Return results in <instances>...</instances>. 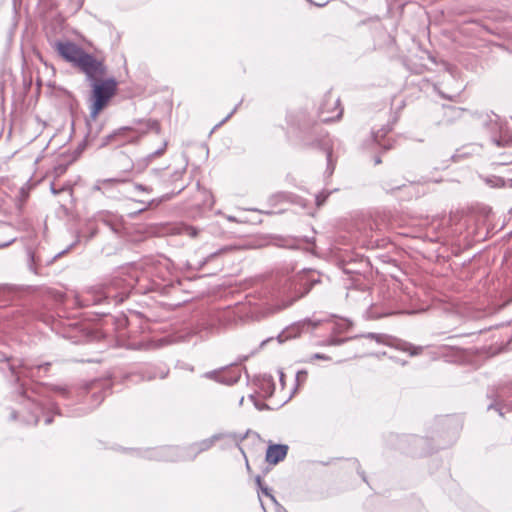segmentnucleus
Returning <instances> with one entry per match:
<instances>
[{
    "instance_id": "obj_1",
    "label": "nucleus",
    "mask_w": 512,
    "mask_h": 512,
    "mask_svg": "<svg viewBox=\"0 0 512 512\" xmlns=\"http://www.w3.org/2000/svg\"><path fill=\"white\" fill-rule=\"evenodd\" d=\"M227 436V434L223 433L214 434L209 438L192 444L186 450L173 446L161 447L153 452L154 458L166 461L194 459L199 453L209 450L217 441Z\"/></svg>"
},
{
    "instance_id": "obj_2",
    "label": "nucleus",
    "mask_w": 512,
    "mask_h": 512,
    "mask_svg": "<svg viewBox=\"0 0 512 512\" xmlns=\"http://www.w3.org/2000/svg\"><path fill=\"white\" fill-rule=\"evenodd\" d=\"M92 87L90 118L96 120L99 113L106 107L110 99L115 95L117 82L114 78L98 79L90 83Z\"/></svg>"
},
{
    "instance_id": "obj_3",
    "label": "nucleus",
    "mask_w": 512,
    "mask_h": 512,
    "mask_svg": "<svg viewBox=\"0 0 512 512\" xmlns=\"http://www.w3.org/2000/svg\"><path fill=\"white\" fill-rule=\"evenodd\" d=\"M152 129L157 131L159 130L157 122L148 121L145 124V128H134L127 126L118 128L102 138L100 147H105L107 145H115L120 147L126 144L136 143L145 133H147V131Z\"/></svg>"
},
{
    "instance_id": "obj_4",
    "label": "nucleus",
    "mask_w": 512,
    "mask_h": 512,
    "mask_svg": "<svg viewBox=\"0 0 512 512\" xmlns=\"http://www.w3.org/2000/svg\"><path fill=\"white\" fill-rule=\"evenodd\" d=\"M316 282L317 280L313 278L312 272L310 270L297 274L290 281L289 287L287 288L289 292H293V296H290L287 300H282L281 303L270 306L268 308V313L273 314L289 307L297 299L306 295L311 289L312 285Z\"/></svg>"
},
{
    "instance_id": "obj_5",
    "label": "nucleus",
    "mask_w": 512,
    "mask_h": 512,
    "mask_svg": "<svg viewBox=\"0 0 512 512\" xmlns=\"http://www.w3.org/2000/svg\"><path fill=\"white\" fill-rule=\"evenodd\" d=\"M76 67L85 74L89 83L101 79L106 74V66L103 61L85 52Z\"/></svg>"
},
{
    "instance_id": "obj_6",
    "label": "nucleus",
    "mask_w": 512,
    "mask_h": 512,
    "mask_svg": "<svg viewBox=\"0 0 512 512\" xmlns=\"http://www.w3.org/2000/svg\"><path fill=\"white\" fill-rule=\"evenodd\" d=\"M53 47L65 61L71 63L75 67L79 62V59H81L86 52L80 46L71 41H56L53 44Z\"/></svg>"
},
{
    "instance_id": "obj_7",
    "label": "nucleus",
    "mask_w": 512,
    "mask_h": 512,
    "mask_svg": "<svg viewBox=\"0 0 512 512\" xmlns=\"http://www.w3.org/2000/svg\"><path fill=\"white\" fill-rule=\"evenodd\" d=\"M320 114L323 122L339 119L342 115V110L339 108V99L333 96L327 97L325 103L320 107Z\"/></svg>"
},
{
    "instance_id": "obj_8",
    "label": "nucleus",
    "mask_w": 512,
    "mask_h": 512,
    "mask_svg": "<svg viewBox=\"0 0 512 512\" xmlns=\"http://www.w3.org/2000/svg\"><path fill=\"white\" fill-rule=\"evenodd\" d=\"M288 452V446L282 444L270 445L266 451V461L270 464H277L282 461Z\"/></svg>"
},
{
    "instance_id": "obj_9",
    "label": "nucleus",
    "mask_w": 512,
    "mask_h": 512,
    "mask_svg": "<svg viewBox=\"0 0 512 512\" xmlns=\"http://www.w3.org/2000/svg\"><path fill=\"white\" fill-rule=\"evenodd\" d=\"M491 130L493 133L497 130L498 135L493 134L491 137V140L493 143H495L497 146H505L510 145L512 143V138H506L505 132L503 129L502 124L498 121V119L491 120Z\"/></svg>"
},
{
    "instance_id": "obj_10",
    "label": "nucleus",
    "mask_w": 512,
    "mask_h": 512,
    "mask_svg": "<svg viewBox=\"0 0 512 512\" xmlns=\"http://www.w3.org/2000/svg\"><path fill=\"white\" fill-rule=\"evenodd\" d=\"M258 388L262 397H271L275 390V383L270 375H263L258 380Z\"/></svg>"
},
{
    "instance_id": "obj_11",
    "label": "nucleus",
    "mask_w": 512,
    "mask_h": 512,
    "mask_svg": "<svg viewBox=\"0 0 512 512\" xmlns=\"http://www.w3.org/2000/svg\"><path fill=\"white\" fill-rule=\"evenodd\" d=\"M398 350L409 353L411 356L419 355L423 351L422 346H414L411 343L399 341L396 345Z\"/></svg>"
},
{
    "instance_id": "obj_12",
    "label": "nucleus",
    "mask_w": 512,
    "mask_h": 512,
    "mask_svg": "<svg viewBox=\"0 0 512 512\" xmlns=\"http://www.w3.org/2000/svg\"><path fill=\"white\" fill-rule=\"evenodd\" d=\"M389 132V128L387 127H382L380 130L378 131H372L371 133V139L372 141L375 143V144H378L379 146L385 148V149H389L390 146L387 145L385 142H382V140L384 139V137L386 136V134Z\"/></svg>"
},
{
    "instance_id": "obj_13",
    "label": "nucleus",
    "mask_w": 512,
    "mask_h": 512,
    "mask_svg": "<svg viewBox=\"0 0 512 512\" xmlns=\"http://www.w3.org/2000/svg\"><path fill=\"white\" fill-rule=\"evenodd\" d=\"M120 182L122 181L116 178L100 179L96 181V183L93 186V189L96 191H105L106 189H108V187L118 184Z\"/></svg>"
},
{
    "instance_id": "obj_14",
    "label": "nucleus",
    "mask_w": 512,
    "mask_h": 512,
    "mask_svg": "<svg viewBox=\"0 0 512 512\" xmlns=\"http://www.w3.org/2000/svg\"><path fill=\"white\" fill-rule=\"evenodd\" d=\"M323 149L326 153V158H327V169H326V173L328 174V176L332 175L333 172H334V168H335V164L333 162V159H332V148L328 145L327 142H325L323 144Z\"/></svg>"
},
{
    "instance_id": "obj_15",
    "label": "nucleus",
    "mask_w": 512,
    "mask_h": 512,
    "mask_svg": "<svg viewBox=\"0 0 512 512\" xmlns=\"http://www.w3.org/2000/svg\"><path fill=\"white\" fill-rule=\"evenodd\" d=\"M178 233L182 235H187L191 238H195L199 234V230L193 226L181 225L178 228Z\"/></svg>"
},
{
    "instance_id": "obj_16",
    "label": "nucleus",
    "mask_w": 512,
    "mask_h": 512,
    "mask_svg": "<svg viewBox=\"0 0 512 512\" xmlns=\"http://www.w3.org/2000/svg\"><path fill=\"white\" fill-rule=\"evenodd\" d=\"M204 376L206 378H209V379H213V380H216L218 382H223V383H226V384H233L235 383L238 378H239V375H236L234 376L232 379L228 380V381H225V380H222L219 378V372L218 371H210V372H207L204 374Z\"/></svg>"
},
{
    "instance_id": "obj_17",
    "label": "nucleus",
    "mask_w": 512,
    "mask_h": 512,
    "mask_svg": "<svg viewBox=\"0 0 512 512\" xmlns=\"http://www.w3.org/2000/svg\"><path fill=\"white\" fill-rule=\"evenodd\" d=\"M366 337L375 340L377 343L390 345L389 337L385 334L370 333Z\"/></svg>"
},
{
    "instance_id": "obj_18",
    "label": "nucleus",
    "mask_w": 512,
    "mask_h": 512,
    "mask_svg": "<svg viewBox=\"0 0 512 512\" xmlns=\"http://www.w3.org/2000/svg\"><path fill=\"white\" fill-rule=\"evenodd\" d=\"M256 481H257V484L259 485V487H260L261 491H262L266 496H269L273 501H275L274 496H273V495H271V494L269 493V489H268L267 487H263V486H262L260 477H257Z\"/></svg>"
},
{
    "instance_id": "obj_19",
    "label": "nucleus",
    "mask_w": 512,
    "mask_h": 512,
    "mask_svg": "<svg viewBox=\"0 0 512 512\" xmlns=\"http://www.w3.org/2000/svg\"><path fill=\"white\" fill-rule=\"evenodd\" d=\"M306 377H307V372L305 370H300L296 374V381L298 383L304 382L306 380Z\"/></svg>"
},
{
    "instance_id": "obj_20",
    "label": "nucleus",
    "mask_w": 512,
    "mask_h": 512,
    "mask_svg": "<svg viewBox=\"0 0 512 512\" xmlns=\"http://www.w3.org/2000/svg\"><path fill=\"white\" fill-rule=\"evenodd\" d=\"M166 146H167V143L164 142L163 146L160 149L156 150L154 153L150 154L149 157L150 158H154L156 156L162 155L164 153L165 149H166Z\"/></svg>"
},
{
    "instance_id": "obj_21",
    "label": "nucleus",
    "mask_w": 512,
    "mask_h": 512,
    "mask_svg": "<svg viewBox=\"0 0 512 512\" xmlns=\"http://www.w3.org/2000/svg\"><path fill=\"white\" fill-rule=\"evenodd\" d=\"M315 359L319 360H329L330 358L325 354L315 353L311 356L310 361H313Z\"/></svg>"
},
{
    "instance_id": "obj_22",
    "label": "nucleus",
    "mask_w": 512,
    "mask_h": 512,
    "mask_svg": "<svg viewBox=\"0 0 512 512\" xmlns=\"http://www.w3.org/2000/svg\"><path fill=\"white\" fill-rule=\"evenodd\" d=\"M26 367H24V370L20 371L19 374L21 375H25V376H31L33 377L34 376V373H33V369L32 368H29L31 371L26 373Z\"/></svg>"
},
{
    "instance_id": "obj_23",
    "label": "nucleus",
    "mask_w": 512,
    "mask_h": 512,
    "mask_svg": "<svg viewBox=\"0 0 512 512\" xmlns=\"http://www.w3.org/2000/svg\"><path fill=\"white\" fill-rule=\"evenodd\" d=\"M14 240H15V239H14V238H12V239H10V240H8V241H6V242L0 243V248L7 247V246H8V245H10L11 243H13V242H14Z\"/></svg>"
},
{
    "instance_id": "obj_24",
    "label": "nucleus",
    "mask_w": 512,
    "mask_h": 512,
    "mask_svg": "<svg viewBox=\"0 0 512 512\" xmlns=\"http://www.w3.org/2000/svg\"><path fill=\"white\" fill-rule=\"evenodd\" d=\"M49 365H50L49 363H45V364H43V365H38V366L36 367V369H37L38 371H39L40 369H42V368H44L45 370H47V369H48V367H49Z\"/></svg>"
},
{
    "instance_id": "obj_25",
    "label": "nucleus",
    "mask_w": 512,
    "mask_h": 512,
    "mask_svg": "<svg viewBox=\"0 0 512 512\" xmlns=\"http://www.w3.org/2000/svg\"><path fill=\"white\" fill-rule=\"evenodd\" d=\"M316 201H317V205H322L323 202L325 201V197L322 198L321 196H317Z\"/></svg>"
},
{
    "instance_id": "obj_26",
    "label": "nucleus",
    "mask_w": 512,
    "mask_h": 512,
    "mask_svg": "<svg viewBox=\"0 0 512 512\" xmlns=\"http://www.w3.org/2000/svg\"><path fill=\"white\" fill-rule=\"evenodd\" d=\"M492 408H495V409L499 412V414H500V415H503L502 410H501L500 408H497V407H496V406H494V405H489V406H488V409H492Z\"/></svg>"
},
{
    "instance_id": "obj_27",
    "label": "nucleus",
    "mask_w": 512,
    "mask_h": 512,
    "mask_svg": "<svg viewBox=\"0 0 512 512\" xmlns=\"http://www.w3.org/2000/svg\"><path fill=\"white\" fill-rule=\"evenodd\" d=\"M235 111H236V107L232 110V112H231L229 115H227V117L222 121V123H223V122H225L227 119H229V118L231 117V115H232Z\"/></svg>"
},
{
    "instance_id": "obj_28",
    "label": "nucleus",
    "mask_w": 512,
    "mask_h": 512,
    "mask_svg": "<svg viewBox=\"0 0 512 512\" xmlns=\"http://www.w3.org/2000/svg\"><path fill=\"white\" fill-rule=\"evenodd\" d=\"M226 218H227L228 221H231V222L236 221V218L233 217V216H227Z\"/></svg>"
},
{
    "instance_id": "obj_29",
    "label": "nucleus",
    "mask_w": 512,
    "mask_h": 512,
    "mask_svg": "<svg viewBox=\"0 0 512 512\" xmlns=\"http://www.w3.org/2000/svg\"><path fill=\"white\" fill-rule=\"evenodd\" d=\"M226 250H227V248L220 249L219 252L212 254L211 257H214L215 255L220 254L221 252L226 251Z\"/></svg>"
},
{
    "instance_id": "obj_30",
    "label": "nucleus",
    "mask_w": 512,
    "mask_h": 512,
    "mask_svg": "<svg viewBox=\"0 0 512 512\" xmlns=\"http://www.w3.org/2000/svg\"><path fill=\"white\" fill-rule=\"evenodd\" d=\"M279 374H280V381L283 383L284 373L282 371H280Z\"/></svg>"
},
{
    "instance_id": "obj_31",
    "label": "nucleus",
    "mask_w": 512,
    "mask_h": 512,
    "mask_svg": "<svg viewBox=\"0 0 512 512\" xmlns=\"http://www.w3.org/2000/svg\"><path fill=\"white\" fill-rule=\"evenodd\" d=\"M52 422V419L50 417L45 419V424H50Z\"/></svg>"
},
{
    "instance_id": "obj_32",
    "label": "nucleus",
    "mask_w": 512,
    "mask_h": 512,
    "mask_svg": "<svg viewBox=\"0 0 512 512\" xmlns=\"http://www.w3.org/2000/svg\"><path fill=\"white\" fill-rule=\"evenodd\" d=\"M380 162H381V160L377 157V158L375 159V164H379Z\"/></svg>"
},
{
    "instance_id": "obj_33",
    "label": "nucleus",
    "mask_w": 512,
    "mask_h": 512,
    "mask_svg": "<svg viewBox=\"0 0 512 512\" xmlns=\"http://www.w3.org/2000/svg\"><path fill=\"white\" fill-rule=\"evenodd\" d=\"M137 189H144L141 185H136Z\"/></svg>"
},
{
    "instance_id": "obj_34",
    "label": "nucleus",
    "mask_w": 512,
    "mask_h": 512,
    "mask_svg": "<svg viewBox=\"0 0 512 512\" xmlns=\"http://www.w3.org/2000/svg\"><path fill=\"white\" fill-rule=\"evenodd\" d=\"M52 192H53V194H57L58 193L54 188H52Z\"/></svg>"
}]
</instances>
